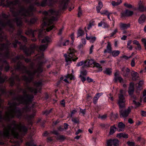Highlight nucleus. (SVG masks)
<instances>
[{
  "mask_svg": "<svg viewBox=\"0 0 146 146\" xmlns=\"http://www.w3.org/2000/svg\"><path fill=\"white\" fill-rule=\"evenodd\" d=\"M35 10L34 6L31 5L26 10L24 7H21L20 10L17 11H11V12L14 17H16L14 18L13 21L15 22L17 27H21L23 25V22L21 18L17 17L19 15L21 16L28 17L31 16L33 15V12Z\"/></svg>",
  "mask_w": 146,
  "mask_h": 146,
  "instance_id": "obj_1",
  "label": "nucleus"
},
{
  "mask_svg": "<svg viewBox=\"0 0 146 146\" xmlns=\"http://www.w3.org/2000/svg\"><path fill=\"white\" fill-rule=\"evenodd\" d=\"M12 44L14 48L17 47V44L19 45L20 49L23 50V52L27 56H30L32 53L34 52L35 50L37 49L38 47L40 51L43 52L48 47V44L41 45L38 47L35 44H31L29 47H27L25 45H23L20 42L16 39L13 42Z\"/></svg>",
  "mask_w": 146,
  "mask_h": 146,
  "instance_id": "obj_2",
  "label": "nucleus"
},
{
  "mask_svg": "<svg viewBox=\"0 0 146 146\" xmlns=\"http://www.w3.org/2000/svg\"><path fill=\"white\" fill-rule=\"evenodd\" d=\"M16 121L14 120L13 121L12 124L14 125V127L11 128L10 125L7 126V129L9 130H11V135L14 137V138H17L19 136V134L15 131V129L18 130L19 132H23L25 133L27 132L28 129L25 125H22L21 123L19 124L15 123Z\"/></svg>",
  "mask_w": 146,
  "mask_h": 146,
  "instance_id": "obj_3",
  "label": "nucleus"
},
{
  "mask_svg": "<svg viewBox=\"0 0 146 146\" xmlns=\"http://www.w3.org/2000/svg\"><path fill=\"white\" fill-rule=\"evenodd\" d=\"M23 95H20L14 98V100L19 102L20 104L23 105H28L31 103L34 96L33 94H27L26 90H23Z\"/></svg>",
  "mask_w": 146,
  "mask_h": 146,
  "instance_id": "obj_4",
  "label": "nucleus"
},
{
  "mask_svg": "<svg viewBox=\"0 0 146 146\" xmlns=\"http://www.w3.org/2000/svg\"><path fill=\"white\" fill-rule=\"evenodd\" d=\"M43 62H40L38 64V66L37 69L34 70L33 72L30 70L26 71L27 74L29 75L27 77L26 75L22 76L23 80L25 81L27 83H30L33 80L34 77L36 73H41L43 71Z\"/></svg>",
  "mask_w": 146,
  "mask_h": 146,
  "instance_id": "obj_5",
  "label": "nucleus"
},
{
  "mask_svg": "<svg viewBox=\"0 0 146 146\" xmlns=\"http://www.w3.org/2000/svg\"><path fill=\"white\" fill-rule=\"evenodd\" d=\"M16 110V109L11 108L9 111H6L5 114L3 119L4 120L9 121L11 118H14L15 115L16 117L21 118L22 113L21 111V109L19 108Z\"/></svg>",
  "mask_w": 146,
  "mask_h": 146,
  "instance_id": "obj_6",
  "label": "nucleus"
},
{
  "mask_svg": "<svg viewBox=\"0 0 146 146\" xmlns=\"http://www.w3.org/2000/svg\"><path fill=\"white\" fill-rule=\"evenodd\" d=\"M6 42V43L0 44L1 46L0 47V57H3L6 58H9L11 56L9 48L11 43L7 40Z\"/></svg>",
  "mask_w": 146,
  "mask_h": 146,
  "instance_id": "obj_7",
  "label": "nucleus"
},
{
  "mask_svg": "<svg viewBox=\"0 0 146 146\" xmlns=\"http://www.w3.org/2000/svg\"><path fill=\"white\" fill-rule=\"evenodd\" d=\"M76 52V50L72 48H69L67 54H64V56L65 58L66 61L67 62H71L72 60L75 61L78 59V58L75 56V53Z\"/></svg>",
  "mask_w": 146,
  "mask_h": 146,
  "instance_id": "obj_8",
  "label": "nucleus"
},
{
  "mask_svg": "<svg viewBox=\"0 0 146 146\" xmlns=\"http://www.w3.org/2000/svg\"><path fill=\"white\" fill-rule=\"evenodd\" d=\"M34 86L36 88H38V90L36 88H34L33 87H30L28 86H25L26 89L29 90V91L35 94H37L38 92L40 93V91L42 89V86L43 84L41 81H39L38 82H35L34 83Z\"/></svg>",
  "mask_w": 146,
  "mask_h": 146,
  "instance_id": "obj_9",
  "label": "nucleus"
},
{
  "mask_svg": "<svg viewBox=\"0 0 146 146\" xmlns=\"http://www.w3.org/2000/svg\"><path fill=\"white\" fill-rule=\"evenodd\" d=\"M5 0H1L0 1V6H3V7L5 6L10 7L11 6H14L17 5L19 3V0H15L13 1H9L8 0L6 1V4L4 3Z\"/></svg>",
  "mask_w": 146,
  "mask_h": 146,
  "instance_id": "obj_10",
  "label": "nucleus"
},
{
  "mask_svg": "<svg viewBox=\"0 0 146 146\" xmlns=\"http://www.w3.org/2000/svg\"><path fill=\"white\" fill-rule=\"evenodd\" d=\"M119 111L120 117L125 118L127 117L131 111V110L129 108H128L126 110H123V109H125V107L121 108H119Z\"/></svg>",
  "mask_w": 146,
  "mask_h": 146,
  "instance_id": "obj_11",
  "label": "nucleus"
},
{
  "mask_svg": "<svg viewBox=\"0 0 146 146\" xmlns=\"http://www.w3.org/2000/svg\"><path fill=\"white\" fill-rule=\"evenodd\" d=\"M125 100L124 95H118V100L117 104L119 108L125 107Z\"/></svg>",
  "mask_w": 146,
  "mask_h": 146,
  "instance_id": "obj_12",
  "label": "nucleus"
},
{
  "mask_svg": "<svg viewBox=\"0 0 146 146\" xmlns=\"http://www.w3.org/2000/svg\"><path fill=\"white\" fill-rule=\"evenodd\" d=\"M43 23L41 25L42 28H43L44 26H48L53 23V21L50 19H49L46 17H45L43 18Z\"/></svg>",
  "mask_w": 146,
  "mask_h": 146,
  "instance_id": "obj_13",
  "label": "nucleus"
},
{
  "mask_svg": "<svg viewBox=\"0 0 146 146\" xmlns=\"http://www.w3.org/2000/svg\"><path fill=\"white\" fill-rule=\"evenodd\" d=\"M119 141L116 139H110L107 141L108 146H117L119 145Z\"/></svg>",
  "mask_w": 146,
  "mask_h": 146,
  "instance_id": "obj_14",
  "label": "nucleus"
},
{
  "mask_svg": "<svg viewBox=\"0 0 146 146\" xmlns=\"http://www.w3.org/2000/svg\"><path fill=\"white\" fill-rule=\"evenodd\" d=\"M121 74L123 76L125 77L128 78L129 77V74L130 70L128 68H125L123 67L121 68Z\"/></svg>",
  "mask_w": 146,
  "mask_h": 146,
  "instance_id": "obj_15",
  "label": "nucleus"
},
{
  "mask_svg": "<svg viewBox=\"0 0 146 146\" xmlns=\"http://www.w3.org/2000/svg\"><path fill=\"white\" fill-rule=\"evenodd\" d=\"M125 127V124L123 123L122 122L119 123L117 125V130L119 132L123 131H124Z\"/></svg>",
  "mask_w": 146,
  "mask_h": 146,
  "instance_id": "obj_16",
  "label": "nucleus"
},
{
  "mask_svg": "<svg viewBox=\"0 0 146 146\" xmlns=\"http://www.w3.org/2000/svg\"><path fill=\"white\" fill-rule=\"evenodd\" d=\"M133 13V11H129L128 10H126L125 11L121 13V17H125L130 16L132 15Z\"/></svg>",
  "mask_w": 146,
  "mask_h": 146,
  "instance_id": "obj_17",
  "label": "nucleus"
},
{
  "mask_svg": "<svg viewBox=\"0 0 146 146\" xmlns=\"http://www.w3.org/2000/svg\"><path fill=\"white\" fill-rule=\"evenodd\" d=\"M118 75V74L117 72H115L114 74V78L113 80L114 82L116 83L117 80H118L120 83H123V79L121 76H117V75Z\"/></svg>",
  "mask_w": 146,
  "mask_h": 146,
  "instance_id": "obj_18",
  "label": "nucleus"
},
{
  "mask_svg": "<svg viewBox=\"0 0 146 146\" xmlns=\"http://www.w3.org/2000/svg\"><path fill=\"white\" fill-rule=\"evenodd\" d=\"M69 43V40H60V42L58 43V45L59 46H62L68 45Z\"/></svg>",
  "mask_w": 146,
  "mask_h": 146,
  "instance_id": "obj_19",
  "label": "nucleus"
},
{
  "mask_svg": "<svg viewBox=\"0 0 146 146\" xmlns=\"http://www.w3.org/2000/svg\"><path fill=\"white\" fill-rule=\"evenodd\" d=\"M134 89V84L132 83H131L128 91V92L129 96L133 94Z\"/></svg>",
  "mask_w": 146,
  "mask_h": 146,
  "instance_id": "obj_20",
  "label": "nucleus"
},
{
  "mask_svg": "<svg viewBox=\"0 0 146 146\" xmlns=\"http://www.w3.org/2000/svg\"><path fill=\"white\" fill-rule=\"evenodd\" d=\"M69 0H60V3L61 6H62V10H64L67 7V3Z\"/></svg>",
  "mask_w": 146,
  "mask_h": 146,
  "instance_id": "obj_21",
  "label": "nucleus"
},
{
  "mask_svg": "<svg viewBox=\"0 0 146 146\" xmlns=\"http://www.w3.org/2000/svg\"><path fill=\"white\" fill-rule=\"evenodd\" d=\"M94 62V60L92 59L87 60L85 61L84 62L85 65L83 67H90L91 65L92 64H93Z\"/></svg>",
  "mask_w": 146,
  "mask_h": 146,
  "instance_id": "obj_22",
  "label": "nucleus"
},
{
  "mask_svg": "<svg viewBox=\"0 0 146 146\" xmlns=\"http://www.w3.org/2000/svg\"><path fill=\"white\" fill-rule=\"evenodd\" d=\"M111 51L112 48L111 47V45L110 43L109 42H108L107 43L106 49L104 50V53H106L107 52L111 53Z\"/></svg>",
  "mask_w": 146,
  "mask_h": 146,
  "instance_id": "obj_23",
  "label": "nucleus"
},
{
  "mask_svg": "<svg viewBox=\"0 0 146 146\" xmlns=\"http://www.w3.org/2000/svg\"><path fill=\"white\" fill-rule=\"evenodd\" d=\"M102 93H97L95 95L93 99V102L94 104H96L98 102V100L100 96L102 95Z\"/></svg>",
  "mask_w": 146,
  "mask_h": 146,
  "instance_id": "obj_24",
  "label": "nucleus"
},
{
  "mask_svg": "<svg viewBox=\"0 0 146 146\" xmlns=\"http://www.w3.org/2000/svg\"><path fill=\"white\" fill-rule=\"evenodd\" d=\"M130 26V24L129 23L124 24L121 23L120 24V27L121 29L124 30L129 28Z\"/></svg>",
  "mask_w": 146,
  "mask_h": 146,
  "instance_id": "obj_25",
  "label": "nucleus"
},
{
  "mask_svg": "<svg viewBox=\"0 0 146 146\" xmlns=\"http://www.w3.org/2000/svg\"><path fill=\"white\" fill-rule=\"evenodd\" d=\"M35 115L34 114H33L29 115H27V116L26 119L27 120L29 124L31 125L32 124V123L31 121L32 119L33 118Z\"/></svg>",
  "mask_w": 146,
  "mask_h": 146,
  "instance_id": "obj_26",
  "label": "nucleus"
},
{
  "mask_svg": "<svg viewBox=\"0 0 146 146\" xmlns=\"http://www.w3.org/2000/svg\"><path fill=\"white\" fill-rule=\"evenodd\" d=\"M117 137L119 138H127L128 137V135L124 133H120L117 134Z\"/></svg>",
  "mask_w": 146,
  "mask_h": 146,
  "instance_id": "obj_27",
  "label": "nucleus"
},
{
  "mask_svg": "<svg viewBox=\"0 0 146 146\" xmlns=\"http://www.w3.org/2000/svg\"><path fill=\"white\" fill-rule=\"evenodd\" d=\"M102 25H103L104 28H108L110 27V26L107 23L102 21H101L98 23V27H101Z\"/></svg>",
  "mask_w": 146,
  "mask_h": 146,
  "instance_id": "obj_28",
  "label": "nucleus"
},
{
  "mask_svg": "<svg viewBox=\"0 0 146 146\" xmlns=\"http://www.w3.org/2000/svg\"><path fill=\"white\" fill-rule=\"evenodd\" d=\"M146 17L145 15H142L138 19V22L139 24H142L144 23L145 21Z\"/></svg>",
  "mask_w": 146,
  "mask_h": 146,
  "instance_id": "obj_29",
  "label": "nucleus"
},
{
  "mask_svg": "<svg viewBox=\"0 0 146 146\" xmlns=\"http://www.w3.org/2000/svg\"><path fill=\"white\" fill-rule=\"evenodd\" d=\"M93 64L94 67H96L98 68V70L97 71V72H100L102 71V67L99 64L94 61Z\"/></svg>",
  "mask_w": 146,
  "mask_h": 146,
  "instance_id": "obj_30",
  "label": "nucleus"
},
{
  "mask_svg": "<svg viewBox=\"0 0 146 146\" xmlns=\"http://www.w3.org/2000/svg\"><path fill=\"white\" fill-rule=\"evenodd\" d=\"M131 74L132 77V79L133 80H136L138 76V74L137 72L132 71L131 72Z\"/></svg>",
  "mask_w": 146,
  "mask_h": 146,
  "instance_id": "obj_31",
  "label": "nucleus"
},
{
  "mask_svg": "<svg viewBox=\"0 0 146 146\" xmlns=\"http://www.w3.org/2000/svg\"><path fill=\"white\" fill-rule=\"evenodd\" d=\"M35 31L32 30V29H29L27 31L25 32V34L31 36L32 37H34V32Z\"/></svg>",
  "mask_w": 146,
  "mask_h": 146,
  "instance_id": "obj_32",
  "label": "nucleus"
},
{
  "mask_svg": "<svg viewBox=\"0 0 146 146\" xmlns=\"http://www.w3.org/2000/svg\"><path fill=\"white\" fill-rule=\"evenodd\" d=\"M48 12L50 13L52 15H54L56 16H58L59 15V11H56L52 9H50L48 10Z\"/></svg>",
  "mask_w": 146,
  "mask_h": 146,
  "instance_id": "obj_33",
  "label": "nucleus"
},
{
  "mask_svg": "<svg viewBox=\"0 0 146 146\" xmlns=\"http://www.w3.org/2000/svg\"><path fill=\"white\" fill-rule=\"evenodd\" d=\"M37 20V19L36 18H32L29 21L26 20V22L27 23H28L29 24H35L36 21Z\"/></svg>",
  "mask_w": 146,
  "mask_h": 146,
  "instance_id": "obj_34",
  "label": "nucleus"
},
{
  "mask_svg": "<svg viewBox=\"0 0 146 146\" xmlns=\"http://www.w3.org/2000/svg\"><path fill=\"white\" fill-rule=\"evenodd\" d=\"M9 130L7 128H4L3 129V135L4 136L7 137L9 136Z\"/></svg>",
  "mask_w": 146,
  "mask_h": 146,
  "instance_id": "obj_35",
  "label": "nucleus"
},
{
  "mask_svg": "<svg viewBox=\"0 0 146 146\" xmlns=\"http://www.w3.org/2000/svg\"><path fill=\"white\" fill-rule=\"evenodd\" d=\"M86 38L87 40H90V42L92 43H94L96 40V37L95 36L89 37L86 36Z\"/></svg>",
  "mask_w": 146,
  "mask_h": 146,
  "instance_id": "obj_36",
  "label": "nucleus"
},
{
  "mask_svg": "<svg viewBox=\"0 0 146 146\" xmlns=\"http://www.w3.org/2000/svg\"><path fill=\"white\" fill-rule=\"evenodd\" d=\"M116 129H117V127L115 126V125L111 126L110 128V135L113 134Z\"/></svg>",
  "mask_w": 146,
  "mask_h": 146,
  "instance_id": "obj_37",
  "label": "nucleus"
},
{
  "mask_svg": "<svg viewBox=\"0 0 146 146\" xmlns=\"http://www.w3.org/2000/svg\"><path fill=\"white\" fill-rule=\"evenodd\" d=\"M112 69L109 68H106L105 70L103 71L104 74L107 75H110L112 73Z\"/></svg>",
  "mask_w": 146,
  "mask_h": 146,
  "instance_id": "obj_38",
  "label": "nucleus"
},
{
  "mask_svg": "<svg viewBox=\"0 0 146 146\" xmlns=\"http://www.w3.org/2000/svg\"><path fill=\"white\" fill-rule=\"evenodd\" d=\"M84 34V32L81 28H79L78 30L77 33V38L80 36H82Z\"/></svg>",
  "mask_w": 146,
  "mask_h": 146,
  "instance_id": "obj_39",
  "label": "nucleus"
},
{
  "mask_svg": "<svg viewBox=\"0 0 146 146\" xmlns=\"http://www.w3.org/2000/svg\"><path fill=\"white\" fill-rule=\"evenodd\" d=\"M50 38L48 36H45L41 41L42 43H46L45 44H48V43L50 42Z\"/></svg>",
  "mask_w": 146,
  "mask_h": 146,
  "instance_id": "obj_40",
  "label": "nucleus"
},
{
  "mask_svg": "<svg viewBox=\"0 0 146 146\" xmlns=\"http://www.w3.org/2000/svg\"><path fill=\"white\" fill-rule=\"evenodd\" d=\"M103 4L101 1H99L98 3V5L96 7V10L98 13L100 12V11L103 7Z\"/></svg>",
  "mask_w": 146,
  "mask_h": 146,
  "instance_id": "obj_41",
  "label": "nucleus"
},
{
  "mask_svg": "<svg viewBox=\"0 0 146 146\" xmlns=\"http://www.w3.org/2000/svg\"><path fill=\"white\" fill-rule=\"evenodd\" d=\"M120 53V52L118 50H115L112 51L111 53V54L113 57H115L119 55Z\"/></svg>",
  "mask_w": 146,
  "mask_h": 146,
  "instance_id": "obj_42",
  "label": "nucleus"
},
{
  "mask_svg": "<svg viewBox=\"0 0 146 146\" xmlns=\"http://www.w3.org/2000/svg\"><path fill=\"white\" fill-rule=\"evenodd\" d=\"M132 42V41L131 40H129L127 42V48L130 50H132L133 49V46L131 45Z\"/></svg>",
  "mask_w": 146,
  "mask_h": 146,
  "instance_id": "obj_43",
  "label": "nucleus"
},
{
  "mask_svg": "<svg viewBox=\"0 0 146 146\" xmlns=\"http://www.w3.org/2000/svg\"><path fill=\"white\" fill-rule=\"evenodd\" d=\"M66 139V137L63 135H60L58 136L56 139L60 141H63Z\"/></svg>",
  "mask_w": 146,
  "mask_h": 146,
  "instance_id": "obj_44",
  "label": "nucleus"
},
{
  "mask_svg": "<svg viewBox=\"0 0 146 146\" xmlns=\"http://www.w3.org/2000/svg\"><path fill=\"white\" fill-rule=\"evenodd\" d=\"M23 66L22 62L20 61H19L17 63V65L16 66L15 68L16 70H19L21 69V67Z\"/></svg>",
  "mask_w": 146,
  "mask_h": 146,
  "instance_id": "obj_45",
  "label": "nucleus"
},
{
  "mask_svg": "<svg viewBox=\"0 0 146 146\" xmlns=\"http://www.w3.org/2000/svg\"><path fill=\"white\" fill-rule=\"evenodd\" d=\"M17 38L19 40H21L25 43H26L27 42V38L26 37L23 35H21L20 38L19 37H18Z\"/></svg>",
  "mask_w": 146,
  "mask_h": 146,
  "instance_id": "obj_46",
  "label": "nucleus"
},
{
  "mask_svg": "<svg viewBox=\"0 0 146 146\" xmlns=\"http://www.w3.org/2000/svg\"><path fill=\"white\" fill-rule=\"evenodd\" d=\"M3 62L5 63L7 65L5 68V70L6 72H7L9 71L10 68V66L9 65V63L6 60H4L3 61Z\"/></svg>",
  "mask_w": 146,
  "mask_h": 146,
  "instance_id": "obj_47",
  "label": "nucleus"
},
{
  "mask_svg": "<svg viewBox=\"0 0 146 146\" xmlns=\"http://www.w3.org/2000/svg\"><path fill=\"white\" fill-rule=\"evenodd\" d=\"M23 112H27L29 111L30 110V109L28 106H26L24 107L22 109Z\"/></svg>",
  "mask_w": 146,
  "mask_h": 146,
  "instance_id": "obj_48",
  "label": "nucleus"
},
{
  "mask_svg": "<svg viewBox=\"0 0 146 146\" xmlns=\"http://www.w3.org/2000/svg\"><path fill=\"white\" fill-rule=\"evenodd\" d=\"M9 81L10 83V86H13L14 84V78L13 77L10 78L9 79Z\"/></svg>",
  "mask_w": 146,
  "mask_h": 146,
  "instance_id": "obj_49",
  "label": "nucleus"
},
{
  "mask_svg": "<svg viewBox=\"0 0 146 146\" xmlns=\"http://www.w3.org/2000/svg\"><path fill=\"white\" fill-rule=\"evenodd\" d=\"M15 58L17 60H19V59L22 60L25 59V57L23 54H20L16 56L15 57Z\"/></svg>",
  "mask_w": 146,
  "mask_h": 146,
  "instance_id": "obj_50",
  "label": "nucleus"
},
{
  "mask_svg": "<svg viewBox=\"0 0 146 146\" xmlns=\"http://www.w3.org/2000/svg\"><path fill=\"white\" fill-rule=\"evenodd\" d=\"M118 29L117 28L115 29L110 34V36L112 37L115 35L118 32Z\"/></svg>",
  "mask_w": 146,
  "mask_h": 146,
  "instance_id": "obj_51",
  "label": "nucleus"
},
{
  "mask_svg": "<svg viewBox=\"0 0 146 146\" xmlns=\"http://www.w3.org/2000/svg\"><path fill=\"white\" fill-rule=\"evenodd\" d=\"M137 141H139L142 143L144 144L145 143V140L141 137H139L137 138Z\"/></svg>",
  "mask_w": 146,
  "mask_h": 146,
  "instance_id": "obj_52",
  "label": "nucleus"
},
{
  "mask_svg": "<svg viewBox=\"0 0 146 146\" xmlns=\"http://www.w3.org/2000/svg\"><path fill=\"white\" fill-rule=\"evenodd\" d=\"M26 145L27 146H36V145L34 143L33 141L27 142L26 143Z\"/></svg>",
  "mask_w": 146,
  "mask_h": 146,
  "instance_id": "obj_53",
  "label": "nucleus"
},
{
  "mask_svg": "<svg viewBox=\"0 0 146 146\" xmlns=\"http://www.w3.org/2000/svg\"><path fill=\"white\" fill-rule=\"evenodd\" d=\"M139 9L141 11L143 12L145 10V7L142 4H141L139 5Z\"/></svg>",
  "mask_w": 146,
  "mask_h": 146,
  "instance_id": "obj_54",
  "label": "nucleus"
},
{
  "mask_svg": "<svg viewBox=\"0 0 146 146\" xmlns=\"http://www.w3.org/2000/svg\"><path fill=\"white\" fill-rule=\"evenodd\" d=\"M65 77L66 78H69L70 80L74 79V76L72 74H68Z\"/></svg>",
  "mask_w": 146,
  "mask_h": 146,
  "instance_id": "obj_55",
  "label": "nucleus"
},
{
  "mask_svg": "<svg viewBox=\"0 0 146 146\" xmlns=\"http://www.w3.org/2000/svg\"><path fill=\"white\" fill-rule=\"evenodd\" d=\"M47 0H43L40 3V6L42 7H45L46 5Z\"/></svg>",
  "mask_w": 146,
  "mask_h": 146,
  "instance_id": "obj_56",
  "label": "nucleus"
},
{
  "mask_svg": "<svg viewBox=\"0 0 146 146\" xmlns=\"http://www.w3.org/2000/svg\"><path fill=\"white\" fill-rule=\"evenodd\" d=\"M72 121L74 123H78L79 119L76 117L74 118H73L72 117Z\"/></svg>",
  "mask_w": 146,
  "mask_h": 146,
  "instance_id": "obj_57",
  "label": "nucleus"
},
{
  "mask_svg": "<svg viewBox=\"0 0 146 146\" xmlns=\"http://www.w3.org/2000/svg\"><path fill=\"white\" fill-rule=\"evenodd\" d=\"M48 0L49 1V2L50 3V4L49 5V6H52L53 4H55V3H56L58 1V0Z\"/></svg>",
  "mask_w": 146,
  "mask_h": 146,
  "instance_id": "obj_58",
  "label": "nucleus"
},
{
  "mask_svg": "<svg viewBox=\"0 0 146 146\" xmlns=\"http://www.w3.org/2000/svg\"><path fill=\"white\" fill-rule=\"evenodd\" d=\"M82 15V11L80 7H78V17H80Z\"/></svg>",
  "mask_w": 146,
  "mask_h": 146,
  "instance_id": "obj_59",
  "label": "nucleus"
},
{
  "mask_svg": "<svg viewBox=\"0 0 146 146\" xmlns=\"http://www.w3.org/2000/svg\"><path fill=\"white\" fill-rule=\"evenodd\" d=\"M19 70H21L22 71H24V73H26L27 74L26 71L28 70H27V68L24 65H23L21 67V68Z\"/></svg>",
  "mask_w": 146,
  "mask_h": 146,
  "instance_id": "obj_60",
  "label": "nucleus"
},
{
  "mask_svg": "<svg viewBox=\"0 0 146 146\" xmlns=\"http://www.w3.org/2000/svg\"><path fill=\"white\" fill-rule=\"evenodd\" d=\"M133 104L135 105L137 107L141 105V104L139 102H136L135 100L133 101Z\"/></svg>",
  "mask_w": 146,
  "mask_h": 146,
  "instance_id": "obj_61",
  "label": "nucleus"
},
{
  "mask_svg": "<svg viewBox=\"0 0 146 146\" xmlns=\"http://www.w3.org/2000/svg\"><path fill=\"white\" fill-rule=\"evenodd\" d=\"M129 96L131 98L133 99L134 100H135V101L138 99V98L134 94H133L129 95Z\"/></svg>",
  "mask_w": 146,
  "mask_h": 146,
  "instance_id": "obj_62",
  "label": "nucleus"
},
{
  "mask_svg": "<svg viewBox=\"0 0 146 146\" xmlns=\"http://www.w3.org/2000/svg\"><path fill=\"white\" fill-rule=\"evenodd\" d=\"M94 22V21H92V22H90L89 24L87 27V29L88 30H89L90 28H91L92 26L94 25L93 23Z\"/></svg>",
  "mask_w": 146,
  "mask_h": 146,
  "instance_id": "obj_63",
  "label": "nucleus"
},
{
  "mask_svg": "<svg viewBox=\"0 0 146 146\" xmlns=\"http://www.w3.org/2000/svg\"><path fill=\"white\" fill-rule=\"evenodd\" d=\"M141 40L143 43L145 49L146 50V39L145 38H143Z\"/></svg>",
  "mask_w": 146,
  "mask_h": 146,
  "instance_id": "obj_64",
  "label": "nucleus"
}]
</instances>
